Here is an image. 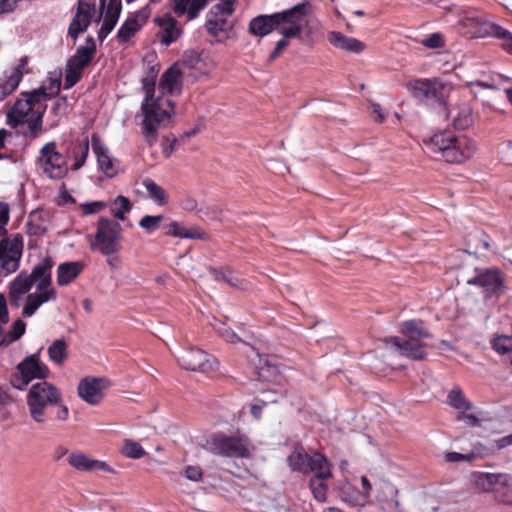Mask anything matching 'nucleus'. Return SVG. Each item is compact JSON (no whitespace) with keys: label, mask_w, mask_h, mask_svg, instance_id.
Returning a JSON list of instances; mask_svg holds the SVG:
<instances>
[{"label":"nucleus","mask_w":512,"mask_h":512,"mask_svg":"<svg viewBox=\"0 0 512 512\" xmlns=\"http://www.w3.org/2000/svg\"><path fill=\"white\" fill-rule=\"evenodd\" d=\"M105 203L102 201H94L90 203H84L81 205L83 214L89 215L101 211L105 207Z\"/></svg>","instance_id":"55"},{"label":"nucleus","mask_w":512,"mask_h":512,"mask_svg":"<svg viewBox=\"0 0 512 512\" xmlns=\"http://www.w3.org/2000/svg\"><path fill=\"white\" fill-rule=\"evenodd\" d=\"M67 462L70 466L79 471H104L114 473V470L106 462L93 459L79 451L70 453L67 457Z\"/></svg>","instance_id":"21"},{"label":"nucleus","mask_w":512,"mask_h":512,"mask_svg":"<svg viewBox=\"0 0 512 512\" xmlns=\"http://www.w3.org/2000/svg\"><path fill=\"white\" fill-rule=\"evenodd\" d=\"M132 209L130 200L122 195L117 196L111 203L110 212L119 220L125 219V214Z\"/></svg>","instance_id":"39"},{"label":"nucleus","mask_w":512,"mask_h":512,"mask_svg":"<svg viewBox=\"0 0 512 512\" xmlns=\"http://www.w3.org/2000/svg\"><path fill=\"white\" fill-rule=\"evenodd\" d=\"M235 0H224L222 3L216 4L214 8L225 15H231L234 12Z\"/></svg>","instance_id":"58"},{"label":"nucleus","mask_w":512,"mask_h":512,"mask_svg":"<svg viewBox=\"0 0 512 512\" xmlns=\"http://www.w3.org/2000/svg\"><path fill=\"white\" fill-rule=\"evenodd\" d=\"M183 65H185L188 68H195L198 63L200 62V56L195 51H187L183 55L182 59Z\"/></svg>","instance_id":"54"},{"label":"nucleus","mask_w":512,"mask_h":512,"mask_svg":"<svg viewBox=\"0 0 512 512\" xmlns=\"http://www.w3.org/2000/svg\"><path fill=\"white\" fill-rule=\"evenodd\" d=\"M176 143H177V139L172 134L163 137L161 146H162V153L165 158H169L172 155V153L175 150Z\"/></svg>","instance_id":"51"},{"label":"nucleus","mask_w":512,"mask_h":512,"mask_svg":"<svg viewBox=\"0 0 512 512\" xmlns=\"http://www.w3.org/2000/svg\"><path fill=\"white\" fill-rule=\"evenodd\" d=\"M37 162L43 173L52 179H61L68 172L67 158L57 149L54 141L43 145Z\"/></svg>","instance_id":"12"},{"label":"nucleus","mask_w":512,"mask_h":512,"mask_svg":"<svg viewBox=\"0 0 512 512\" xmlns=\"http://www.w3.org/2000/svg\"><path fill=\"white\" fill-rule=\"evenodd\" d=\"M327 40L335 48L356 54L363 52L366 47L362 41L354 37H348L339 31L329 32Z\"/></svg>","instance_id":"26"},{"label":"nucleus","mask_w":512,"mask_h":512,"mask_svg":"<svg viewBox=\"0 0 512 512\" xmlns=\"http://www.w3.org/2000/svg\"><path fill=\"white\" fill-rule=\"evenodd\" d=\"M457 420L465 421L470 426H476L479 422L478 418L474 414H466L464 412L458 414Z\"/></svg>","instance_id":"62"},{"label":"nucleus","mask_w":512,"mask_h":512,"mask_svg":"<svg viewBox=\"0 0 512 512\" xmlns=\"http://www.w3.org/2000/svg\"><path fill=\"white\" fill-rule=\"evenodd\" d=\"M89 153V141L88 138H84L81 141H76L73 143L72 147V157L74 159V164L71 169L76 171L79 170L86 162Z\"/></svg>","instance_id":"34"},{"label":"nucleus","mask_w":512,"mask_h":512,"mask_svg":"<svg viewBox=\"0 0 512 512\" xmlns=\"http://www.w3.org/2000/svg\"><path fill=\"white\" fill-rule=\"evenodd\" d=\"M26 323L20 319L16 320L11 331L8 333L10 343L18 340L25 333Z\"/></svg>","instance_id":"52"},{"label":"nucleus","mask_w":512,"mask_h":512,"mask_svg":"<svg viewBox=\"0 0 512 512\" xmlns=\"http://www.w3.org/2000/svg\"><path fill=\"white\" fill-rule=\"evenodd\" d=\"M121 10L122 9L120 8L107 6L103 24L98 32V39L101 42L105 40V38L112 32V30L116 26Z\"/></svg>","instance_id":"32"},{"label":"nucleus","mask_w":512,"mask_h":512,"mask_svg":"<svg viewBox=\"0 0 512 512\" xmlns=\"http://www.w3.org/2000/svg\"><path fill=\"white\" fill-rule=\"evenodd\" d=\"M411 95L421 101H440L443 97L444 85L438 78L415 79L406 84Z\"/></svg>","instance_id":"16"},{"label":"nucleus","mask_w":512,"mask_h":512,"mask_svg":"<svg viewBox=\"0 0 512 512\" xmlns=\"http://www.w3.org/2000/svg\"><path fill=\"white\" fill-rule=\"evenodd\" d=\"M33 283L31 282L28 274L24 271L19 273L15 279L9 285V293L17 295H25L32 288Z\"/></svg>","instance_id":"38"},{"label":"nucleus","mask_w":512,"mask_h":512,"mask_svg":"<svg viewBox=\"0 0 512 512\" xmlns=\"http://www.w3.org/2000/svg\"><path fill=\"white\" fill-rule=\"evenodd\" d=\"M12 402V398L9 394V388L0 385V405L6 406Z\"/></svg>","instance_id":"63"},{"label":"nucleus","mask_w":512,"mask_h":512,"mask_svg":"<svg viewBox=\"0 0 512 512\" xmlns=\"http://www.w3.org/2000/svg\"><path fill=\"white\" fill-rule=\"evenodd\" d=\"M28 57L24 56L11 70L5 71L0 78V101L11 95L18 87L24 74L28 73Z\"/></svg>","instance_id":"18"},{"label":"nucleus","mask_w":512,"mask_h":512,"mask_svg":"<svg viewBox=\"0 0 512 512\" xmlns=\"http://www.w3.org/2000/svg\"><path fill=\"white\" fill-rule=\"evenodd\" d=\"M104 387L103 379L86 377L78 385V395L88 404L97 405L103 399Z\"/></svg>","instance_id":"20"},{"label":"nucleus","mask_w":512,"mask_h":512,"mask_svg":"<svg viewBox=\"0 0 512 512\" xmlns=\"http://www.w3.org/2000/svg\"><path fill=\"white\" fill-rule=\"evenodd\" d=\"M60 79H51L49 87L40 86L30 92H21L14 105L7 113V122L12 128L26 124L23 132L25 138L37 139L45 131L43 116L47 109V101L60 91Z\"/></svg>","instance_id":"1"},{"label":"nucleus","mask_w":512,"mask_h":512,"mask_svg":"<svg viewBox=\"0 0 512 512\" xmlns=\"http://www.w3.org/2000/svg\"><path fill=\"white\" fill-rule=\"evenodd\" d=\"M259 402L260 403H255V404L251 405V408H250L251 415L257 420H259L261 418L262 409L266 406L265 401L260 400Z\"/></svg>","instance_id":"64"},{"label":"nucleus","mask_w":512,"mask_h":512,"mask_svg":"<svg viewBox=\"0 0 512 512\" xmlns=\"http://www.w3.org/2000/svg\"><path fill=\"white\" fill-rule=\"evenodd\" d=\"M178 364L185 370L212 374L219 368L215 356L197 347H189L177 357Z\"/></svg>","instance_id":"13"},{"label":"nucleus","mask_w":512,"mask_h":512,"mask_svg":"<svg viewBox=\"0 0 512 512\" xmlns=\"http://www.w3.org/2000/svg\"><path fill=\"white\" fill-rule=\"evenodd\" d=\"M490 34L503 41V49L512 54V33L500 25L492 24L490 26Z\"/></svg>","instance_id":"41"},{"label":"nucleus","mask_w":512,"mask_h":512,"mask_svg":"<svg viewBox=\"0 0 512 512\" xmlns=\"http://www.w3.org/2000/svg\"><path fill=\"white\" fill-rule=\"evenodd\" d=\"M472 479L478 489L484 492H495L499 484H505L508 474L474 472Z\"/></svg>","instance_id":"27"},{"label":"nucleus","mask_w":512,"mask_h":512,"mask_svg":"<svg viewBox=\"0 0 512 512\" xmlns=\"http://www.w3.org/2000/svg\"><path fill=\"white\" fill-rule=\"evenodd\" d=\"M467 284L481 289L485 299L499 298L506 289L505 274L498 268H476Z\"/></svg>","instance_id":"10"},{"label":"nucleus","mask_w":512,"mask_h":512,"mask_svg":"<svg viewBox=\"0 0 512 512\" xmlns=\"http://www.w3.org/2000/svg\"><path fill=\"white\" fill-rule=\"evenodd\" d=\"M422 44L430 49H438L444 46L443 35L440 33H433L422 40Z\"/></svg>","instance_id":"50"},{"label":"nucleus","mask_w":512,"mask_h":512,"mask_svg":"<svg viewBox=\"0 0 512 512\" xmlns=\"http://www.w3.org/2000/svg\"><path fill=\"white\" fill-rule=\"evenodd\" d=\"M185 476L191 481H200L203 476V471L199 466H187Z\"/></svg>","instance_id":"57"},{"label":"nucleus","mask_w":512,"mask_h":512,"mask_svg":"<svg viewBox=\"0 0 512 512\" xmlns=\"http://www.w3.org/2000/svg\"><path fill=\"white\" fill-rule=\"evenodd\" d=\"M154 23L160 28L157 37L161 44L165 46H170L183 34L182 27L178 25V21L170 13L155 17Z\"/></svg>","instance_id":"19"},{"label":"nucleus","mask_w":512,"mask_h":512,"mask_svg":"<svg viewBox=\"0 0 512 512\" xmlns=\"http://www.w3.org/2000/svg\"><path fill=\"white\" fill-rule=\"evenodd\" d=\"M206 448L214 455L232 459H249L254 450L250 438L239 431L230 435L224 432L211 434L206 440Z\"/></svg>","instance_id":"7"},{"label":"nucleus","mask_w":512,"mask_h":512,"mask_svg":"<svg viewBox=\"0 0 512 512\" xmlns=\"http://www.w3.org/2000/svg\"><path fill=\"white\" fill-rule=\"evenodd\" d=\"M96 43L92 36H88L85 45L79 46L76 53L69 58L65 70L64 89H70L82 78V72L94 59Z\"/></svg>","instance_id":"9"},{"label":"nucleus","mask_w":512,"mask_h":512,"mask_svg":"<svg viewBox=\"0 0 512 512\" xmlns=\"http://www.w3.org/2000/svg\"><path fill=\"white\" fill-rule=\"evenodd\" d=\"M448 403L453 408L458 410H471L473 405L466 399L462 390L459 387H454L448 393Z\"/></svg>","instance_id":"40"},{"label":"nucleus","mask_w":512,"mask_h":512,"mask_svg":"<svg viewBox=\"0 0 512 512\" xmlns=\"http://www.w3.org/2000/svg\"><path fill=\"white\" fill-rule=\"evenodd\" d=\"M122 227L120 223L106 217H100L96 231L90 241V249L104 256L118 254L122 248Z\"/></svg>","instance_id":"8"},{"label":"nucleus","mask_w":512,"mask_h":512,"mask_svg":"<svg viewBox=\"0 0 512 512\" xmlns=\"http://www.w3.org/2000/svg\"><path fill=\"white\" fill-rule=\"evenodd\" d=\"M41 305V302L34 293L29 294L27 296V303L23 308L22 315L24 317H31Z\"/></svg>","instance_id":"49"},{"label":"nucleus","mask_w":512,"mask_h":512,"mask_svg":"<svg viewBox=\"0 0 512 512\" xmlns=\"http://www.w3.org/2000/svg\"><path fill=\"white\" fill-rule=\"evenodd\" d=\"M287 461L293 471L303 474L321 469V466L328 462L324 455L320 453L308 455L302 447H296L288 456Z\"/></svg>","instance_id":"15"},{"label":"nucleus","mask_w":512,"mask_h":512,"mask_svg":"<svg viewBox=\"0 0 512 512\" xmlns=\"http://www.w3.org/2000/svg\"><path fill=\"white\" fill-rule=\"evenodd\" d=\"M492 348L500 355L509 354L512 350V337L500 335L491 341Z\"/></svg>","instance_id":"43"},{"label":"nucleus","mask_w":512,"mask_h":512,"mask_svg":"<svg viewBox=\"0 0 512 512\" xmlns=\"http://www.w3.org/2000/svg\"><path fill=\"white\" fill-rule=\"evenodd\" d=\"M50 373L47 365L40 361L39 353L27 356L16 367V372L11 376V385L23 390L34 379H45Z\"/></svg>","instance_id":"11"},{"label":"nucleus","mask_w":512,"mask_h":512,"mask_svg":"<svg viewBox=\"0 0 512 512\" xmlns=\"http://www.w3.org/2000/svg\"><path fill=\"white\" fill-rule=\"evenodd\" d=\"M53 266V259L50 256H45L33 267L28 277L33 285L36 284L37 290H43L51 286Z\"/></svg>","instance_id":"22"},{"label":"nucleus","mask_w":512,"mask_h":512,"mask_svg":"<svg viewBox=\"0 0 512 512\" xmlns=\"http://www.w3.org/2000/svg\"><path fill=\"white\" fill-rule=\"evenodd\" d=\"M402 336H391L384 339L387 345L393 347L401 356L414 361H422L427 357L426 339H432V334L421 319H411L401 323Z\"/></svg>","instance_id":"5"},{"label":"nucleus","mask_w":512,"mask_h":512,"mask_svg":"<svg viewBox=\"0 0 512 512\" xmlns=\"http://www.w3.org/2000/svg\"><path fill=\"white\" fill-rule=\"evenodd\" d=\"M226 24H227L226 19L214 18V19H208L205 23V27H206L207 32L210 35L217 37L220 35V33H223L226 31V28H225Z\"/></svg>","instance_id":"47"},{"label":"nucleus","mask_w":512,"mask_h":512,"mask_svg":"<svg viewBox=\"0 0 512 512\" xmlns=\"http://www.w3.org/2000/svg\"><path fill=\"white\" fill-rule=\"evenodd\" d=\"M208 5V0H171V10L177 17L186 15L187 21L196 19Z\"/></svg>","instance_id":"24"},{"label":"nucleus","mask_w":512,"mask_h":512,"mask_svg":"<svg viewBox=\"0 0 512 512\" xmlns=\"http://www.w3.org/2000/svg\"><path fill=\"white\" fill-rule=\"evenodd\" d=\"M494 493L499 502L512 506V477L508 475L505 484H499Z\"/></svg>","instance_id":"42"},{"label":"nucleus","mask_w":512,"mask_h":512,"mask_svg":"<svg viewBox=\"0 0 512 512\" xmlns=\"http://www.w3.org/2000/svg\"><path fill=\"white\" fill-rule=\"evenodd\" d=\"M464 14L460 20L463 27H477L485 23L484 16L477 14L476 10H468Z\"/></svg>","instance_id":"45"},{"label":"nucleus","mask_w":512,"mask_h":512,"mask_svg":"<svg viewBox=\"0 0 512 512\" xmlns=\"http://www.w3.org/2000/svg\"><path fill=\"white\" fill-rule=\"evenodd\" d=\"M149 197L159 206L166 205L168 203V194L160 185H158L151 178H145L142 182Z\"/></svg>","instance_id":"36"},{"label":"nucleus","mask_w":512,"mask_h":512,"mask_svg":"<svg viewBox=\"0 0 512 512\" xmlns=\"http://www.w3.org/2000/svg\"><path fill=\"white\" fill-rule=\"evenodd\" d=\"M122 453L131 459H139L145 455L143 447L139 443L131 440L125 441Z\"/></svg>","instance_id":"44"},{"label":"nucleus","mask_w":512,"mask_h":512,"mask_svg":"<svg viewBox=\"0 0 512 512\" xmlns=\"http://www.w3.org/2000/svg\"><path fill=\"white\" fill-rule=\"evenodd\" d=\"M165 234L178 238L204 239V232L198 229H187L181 223L173 221L164 227Z\"/></svg>","instance_id":"30"},{"label":"nucleus","mask_w":512,"mask_h":512,"mask_svg":"<svg viewBox=\"0 0 512 512\" xmlns=\"http://www.w3.org/2000/svg\"><path fill=\"white\" fill-rule=\"evenodd\" d=\"M209 272L218 282L223 281L231 287L240 289H242L244 286V281L235 275L232 269L228 266L220 269L210 267Z\"/></svg>","instance_id":"31"},{"label":"nucleus","mask_w":512,"mask_h":512,"mask_svg":"<svg viewBox=\"0 0 512 512\" xmlns=\"http://www.w3.org/2000/svg\"><path fill=\"white\" fill-rule=\"evenodd\" d=\"M85 265L81 261L64 262L57 268V283L66 286L76 279L83 271Z\"/></svg>","instance_id":"28"},{"label":"nucleus","mask_w":512,"mask_h":512,"mask_svg":"<svg viewBox=\"0 0 512 512\" xmlns=\"http://www.w3.org/2000/svg\"><path fill=\"white\" fill-rule=\"evenodd\" d=\"M308 8L307 3H300L281 12L258 15L250 20L248 31L261 38L273 31H278L285 38L299 37L303 31L301 23L308 14Z\"/></svg>","instance_id":"3"},{"label":"nucleus","mask_w":512,"mask_h":512,"mask_svg":"<svg viewBox=\"0 0 512 512\" xmlns=\"http://www.w3.org/2000/svg\"><path fill=\"white\" fill-rule=\"evenodd\" d=\"M9 205L5 202H0V225L5 228L9 221Z\"/></svg>","instance_id":"60"},{"label":"nucleus","mask_w":512,"mask_h":512,"mask_svg":"<svg viewBox=\"0 0 512 512\" xmlns=\"http://www.w3.org/2000/svg\"><path fill=\"white\" fill-rule=\"evenodd\" d=\"M95 11L96 8L94 3H90L86 0L78 1L76 13L68 28V35L74 41L78 38L79 34L86 31L89 27Z\"/></svg>","instance_id":"17"},{"label":"nucleus","mask_w":512,"mask_h":512,"mask_svg":"<svg viewBox=\"0 0 512 512\" xmlns=\"http://www.w3.org/2000/svg\"><path fill=\"white\" fill-rule=\"evenodd\" d=\"M332 477L329 462L321 466V469L314 471V476L309 481V487L313 497L318 502H325L327 500L328 485L326 480Z\"/></svg>","instance_id":"23"},{"label":"nucleus","mask_w":512,"mask_h":512,"mask_svg":"<svg viewBox=\"0 0 512 512\" xmlns=\"http://www.w3.org/2000/svg\"><path fill=\"white\" fill-rule=\"evenodd\" d=\"M223 339L229 343H238L241 341L240 337L230 328H226L221 332Z\"/></svg>","instance_id":"61"},{"label":"nucleus","mask_w":512,"mask_h":512,"mask_svg":"<svg viewBox=\"0 0 512 512\" xmlns=\"http://www.w3.org/2000/svg\"><path fill=\"white\" fill-rule=\"evenodd\" d=\"M91 143L101 171L109 177L114 176L116 169L113 164V159L109 155L108 148L102 143L100 137L95 133L91 136Z\"/></svg>","instance_id":"25"},{"label":"nucleus","mask_w":512,"mask_h":512,"mask_svg":"<svg viewBox=\"0 0 512 512\" xmlns=\"http://www.w3.org/2000/svg\"><path fill=\"white\" fill-rule=\"evenodd\" d=\"M23 252V237L15 234L0 240V274L9 275L18 270Z\"/></svg>","instance_id":"14"},{"label":"nucleus","mask_w":512,"mask_h":512,"mask_svg":"<svg viewBox=\"0 0 512 512\" xmlns=\"http://www.w3.org/2000/svg\"><path fill=\"white\" fill-rule=\"evenodd\" d=\"M145 99L141 104L143 120L142 134L146 143L153 146L158 139V130L170 123L174 103L162 96L155 97V75L153 72L142 79Z\"/></svg>","instance_id":"2"},{"label":"nucleus","mask_w":512,"mask_h":512,"mask_svg":"<svg viewBox=\"0 0 512 512\" xmlns=\"http://www.w3.org/2000/svg\"><path fill=\"white\" fill-rule=\"evenodd\" d=\"M9 321L6 298L0 294V324H6Z\"/></svg>","instance_id":"59"},{"label":"nucleus","mask_w":512,"mask_h":512,"mask_svg":"<svg viewBox=\"0 0 512 512\" xmlns=\"http://www.w3.org/2000/svg\"><path fill=\"white\" fill-rule=\"evenodd\" d=\"M142 23H139L135 17H128L120 26L116 39L119 43H127L140 30Z\"/></svg>","instance_id":"35"},{"label":"nucleus","mask_w":512,"mask_h":512,"mask_svg":"<svg viewBox=\"0 0 512 512\" xmlns=\"http://www.w3.org/2000/svg\"><path fill=\"white\" fill-rule=\"evenodd\" d=\"M288 39L289 38H285L283 36L282 39H280L277 43H276V46L275 48L273 49V51L271 52V54L269 55L268 57V61L269 62H273L275 61L278 57H280V55L282 54L283 50L285 48L288 47L289 45V42H288Z\"/></svg>","instance_id":"53"},{"label":"nucleus","mask_w":512,"mask_h":512,"mask_svg":"<svg viewBox=\"0 0 512 512\" xmlns=\"http://www.w3.org/2000/svg\"><path fill=\"white\" fill-rule=\"evenodd\" d=\"M48 356L49 359L57 364L61 365L66 360L68 353H67V344L64 339H57L55 340L49 347H48Z\"/></svg>","instance_id":"37"},{"label":"nucleus","mask_w":512,"mask_h":512,"mask_svg":"<svg viewBox=\"0 0 512 512\" xmlns=\"http://www.w3.org/2000/svg\"><path fill=\"white\" fill-rule=\"evenodd\" d=\"M162 220V215H146L142 217L141 220L139 221V226L146 232L151 233L159 228Z\"/></svg>","instance_id":"46"},{"label":"nucleus","mask_w":512,"mask_h":512,"mask_svg":"<svg viewBox=\"0 0 512 512\" xmlns=\"http://www.w3.org/2000/svg\"><path fill=\"white\" fill-rule=\"evenodd\" d=\"M181 72L175 66L168 68L161 76L159 89L162 93L173 94L179 91Z\"/></svg>","instance_id":"29"},{"label":"nucleus","mask_w":512,"mask_h":512,"mask_svg":"<svg viewBox=\"0 0 512 512\" xmlns=\"http://www.w3.org/2000/svg\"><path fill=\"white\" fill-rule=\"evenodd\" d=\"M475 116L472 108L468 104L458 106L456 114L453 116V125L457 129H467L473 125Z\"/></svg>","instance_id":"33"},{"label":"nucleus","mask_w":512,"mask_h":512,"mask_svg":"<svg viewBox=\"0 0 512 512\" xmlns=\"http://www.w3.org/2000/svg\"><path fill=\"white\" fill-rule=\"evenodd\" d=\"M425 143L431 152L440 154L447 163H463L476 152V144L472 139L465 135H457L452 131L434 134Z\"/></svg>","instance_id":"6"},{"label":"nucleus","mask_w":512,"mask_h":512,"mask_svg":"<svg viewBox=\"0 0 512 512\" xmlns=\"http://www.w3.org/2000/svg\"><path fill=\"white\" fill-rule=\"evenodd\" d=\"M39 293H34L35 296L38 298V300L41 302V304L50 301L55 300L57 297V292L54 288L51 286L49 288L38 290Z\"/></svg>","instance_id":"56"},{"label":"nucleus","mask_w":512,"mask_h":512,"mask_svg":"<svg viewBox=\"0 0 512 512\" xmlns=\"http://www.w3.org/2000/svg\"><path fill=\"white\" fill-rule=\"evenodd\" d=\"M341 498L344 502L356 506L360 504L361 494L350 486L341 489Z\"/></svg>","instance_id":"48"},{"label":"nucleus","mask_w":512,"mask_h":512,"mask_svg":"<svg viewBox=\"0 0 512 512\" xmlns=\"http://www.w3.org/2000/svg\"><path fill=\"white\" fill-rule=\"evenodd\" d=\"M26 400L30 416L36 423L46 422L49 419L48 411L53 407H56L55 419L66 421L69 417V409L63 404L61 392L47 381L33 384Z\"/></svg>","instance_id":"4"}]
</instances>
